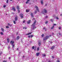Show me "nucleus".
Wrapping results in <instances>:
<instances>
[{"label": "nucleus", "mask_w": 62, "mask_h": 62, "mask_svg": "<svg viewBox=\"0 0 62 62\" xmlns=\"http://www.w3.org/2000/svg\"><path fill=\"white\" fill-rule=\"evenodd\" d=\"M36 21L35 20L34 21V22L33 24H32L31 26V27H32L33 29L34 30V29H35V28H36V27L35 26V24H36Z\"/></svg>", "instance_id": "nucleus-1"}, {"label": "nucleus", "mask_w": 62, "mask_h": 62, "mask_svg": "<svg viewBox=\"0 0 62 62\" xmlns=\"http://www.w3.org/2000/svg\"><path fill=\"white\" fill-rule=\"evenodd\" d=\"M47 12V10L45 9H44V10H43L41 12V13H43V14L44 15L45 13H46Z\"/></svg>", "instance_id": "nucleus-2"}, {"label": "nucleus", "mask_w": 62, "mask_h": 62, "mask_svg": "<svg viewBox=\"0 0 62 62\" xmlns=\"http://www.w3.org/2000/svg\"><path fill=\"white\" fill-rule=\"evenodd\" d=\"M51 36H52L51 35H50L49 36H47L45 38L43 39L44 40H47V39L49 38L50 37H51Z\"/></svg>", "instance_id": "nucleus-3"}, {"label": "nucleus", "mask_w": 62, "mask_h": 62, "mask_svg": "<svg viewBox=\"0 0 62 62\" xmlns=\"http://www.w3.org/2000/svg\"><path fill=\"white\" fill-rule=\"evenodd\" d=\"M10 43L12 45V48H13L14 47V46H15V45H13L14 44V41H11L10 42Z\"/></svg>", "instance_id": "nucleus-4"}, {"label": "nucleus", "mask_w": 62, "mask_h": 62, "mask_svg": "<svg viewBox=\"0 0 62 62\" xmlns=\"http://www.w3.org/2000/svg\"><path fill=\"white\" fill-rule=\"evenodd\" d=\"M35 8H36L37 10L39 12V8H38V7L37 6H35Z\"/></svg>", "instance_id": "nucleus-5"}, {"label": "nucleus", "mask_w": 62, "mask_h": 62, "mask_svg": "<svg viewBox=\"0 0 62 62\" xmlns=\"http://www.w3.org/2000/svg\"><path fill=\"white\" fill-rule=\"evenodd\" d=\"M15 21H17L18 20V16H16L15 17Z\"/></svg>", "instance_id": "nucleus-6"}, {"label": "nucleus", "mask_w": 62, "mask_h": 62, "mask_svg": "<svg viewBox=\"0 0 62 62\" xmlns=\"http://www.w3.org/2000/svg\"><path fill=\"white\" fill-rule=\"evenodd\" d=\"M20 16L21 18L23 19V15L22 14H21L20 15Z\"/></svg>", "instance_id": "nucleus-7"}, {"label": "nucleus", "mask_w": 62, "mask_h": 62, "mask_svg": "<svg viewBox=\"0 0 62 62\" xmlns=\"http://www.w3.org/2000/svg\"><path fill=\"white\" fill-rule=\"evenodd\" d=\"M54 48H55V46H53L51 47V49L52 50H53V49H54Z\"/></svg>", "instance_id": "nucleus-8"}, {"label": "nucleus", "mask_w": 62, "mask_h": 62, "mask_svg": "<svg viewBox=\"0 0 62 62\" xmlns=\"http://www.w3.org/2000/svg\"><path fill=\"white\" fill-rule=\"evenodd\" d=\"M20 39V37L19 36H17L16 38V40H18Z\"/></svg>", "instance_id": "nucleus-9"}, {"label": "nucleus", "mask_w": 62, "mask_h": 62, "mask_svg": "<svg viewBox=\"0 0 62 62\" xmlns=\"http://www.w3.org/2000/svg\"><path fill=\"white\" fill-rule=\"evenodd\" d=\"M13 10L14 11H15L16 10L15 9V8H14V7H13L12 8V9H11V10Z\"/></svg>", "instance_id": "nucleus-10"}, {"label": "nucleus", "mask_w": 62, "mask_h": 62, "mask_svg": "<svg viewBox=\"0 0 62 62\" xmlns=\"http://www.w3.org/2000/svg\"><path fill=\"white\" fill-rule=\"evenodd\" d=\"M39 53H36V56H39Z\"/></svg>", "instance_id": "nucleus-11"}, {"label": "nucleus", "mask_w": 62, "mask_h": 62, "mask_svg": "<svg viewBox=\"0 0 62 62\" xmlns=\"http://www.w3.org/2000/svg\"><path fill=\"white\" fill-rule=\"evenodd\" d=\"M41 3L42 5H43V1L42 0H41Z\"/></svg>", "instance_id": "nucleus-12"}, {"label": "nucleus", "mask_w": 62, "mask_h": 62, "mask_svg": "<svg viewBox=\"0 0 62 62\" xmlns=\"http://www.w3.org/2000/svg\"><path fill=\"white\" fill-rule=\"evenodd\" d=\"M31 15L32 17H34V16H33V14L32 13H31Z\"/></svg>", "instance_id": "nucleus-13"}, {"label": "nucleus", "mask_w": 62, "mask_h": 62, "mask_svg": "<svg viewBox=\"0 0 62 62\" xmlns=\"http://www.w3.org/2000/svg\"><path fill=\"white\" fill-rule=\"evenodd\" d=\"M38 45L39 46H40V45H41V42H39L38 43Z\"/></svg>", "instance_id": "nucleus-14"}, {"label": "nucleus", "mask_w": 62, "mask_h": 62, "mask_svg": "<svg viewBox=\"0 0 62 62\" xmlns=\"http://www.w3.org/2000/svg\"><path fill=\"white\" fill-rule=\"evenodd\" d=\"M7 40L8 41V43H9V39L8 38L7 39Z\"/></svg>", "instance_id": "nucleus-15"}, {"label": "nucleus", "mask_w": 62, "mask_h": 62, "mask_svg": "<svg viewBox=\"0 0 62 62\" xmlns=\"http://www.w3.org/2000/svg\"><path fill=\"white\" fill-rule=\"evenodd\" d=\"M8 26H12V25L8 23Z\"/></svg>", "instance_id": "nucleus-16"}, {"label": "nucleus", "mask_w": 62, "mask_h": 62, "mask_svg": "<svg viewBox=\"0 0 62 62\" xmlns=\"http://www.w3.org/2000/svg\"><path fill=\"white\" fill-rule=\"evenodd\" d=\"M30 1V0H27V2H26V4H27V3H28V2H29Z\"/></svg>", "instance_id": "nucleus-17"}, {"label": "nucleus", "mask_w": 62, "mask_h": 62, "mask_svg": "<svg viewBox=\"0 0 62 62\" xmlns=\"http://www.w3.org/2000/svg\"><path fill=\"white\" fill-rule=\"evenodd\" d=\"M30 22H31V21L30 20H29V21H28L27 22V23H28V24H29L30 23Z\"/></svg>", "instance_id": "nucleus-18"}, {"label": "nucleus", "mask_w": 62, "mask_h": 62, "mask_svg": "<svg viewBox=\"0 0 62 62\" xmlns=\"http://www.w3.org/2000/svg\"><path fill=\"white\" fill-rule=\"evenodd\" d=\"M31 34V32H30V33H28L26 34V35H30V34Z\"/></svg>", "instance_id": "nucleus-19"}, {"label": "nucleus", "mask_w": 62, "mask_h": 62, "mask_svg": "<svg viewBox=\"0 0 62 62\" xmlns=\"http://www.w3.org/2000/svg\"><path fill=\"white\" fill-rule=\"evenodd\" d=\"M55 19H57V20H59V18L58 17H55Z\"/></svg>", "instance_id": "nucleus-20"}, {"label": "nucleus", "mask_w": 62, "mask_h": 62, "mask_svg": "<svg viewBox=\"0 0 62 62\" xmlns=\"http://www.w3.org/2000/svg\"><path fill=\"white\" fill-rule=\"evenodd\" d=\"M17 9H19V7L18 6H17Z\"/></svg>", "instance_id": "nucleus-21"}, {"label": "nucleus", "mask_w": 62, "mask_h": 62, "mask_svg": "<svg viewBox=\"0 0 62 62\" xmlns=\"http://www.w3.org/2000/svg\"><path fill=\"white\" fill-rule=\"evenodd\" d=\"M54 28V26H53L51 28V29H53Z\"/></svg>", "instance_id": "nucleus-22"}, {"label": "nucleus", "mask_w": 62, "mask_h": 62, "mask_svg": "<svg viewBox=\"0 0 62 62\" xmlns=\"http://www.w3.org/2000/svg\"><path fill=\"white\" fill-rule=\"evenodd\" d=\"M29 11V10H26V12H28Z\"/></svg>", "instance_id": "nucleus-23"}, {"label": "nucleus", "mask_w": 62, "mask_h": 62, "mask_svg": "<svg viewBox=\"0 0 62 62\" xmlns=\"http://www.w3.org/2000/svg\"><path fill=\"white\" fill-rule=\"evenodd\" d=\"M50 21H51V22H53L54 20H53V19H50Z\"/></svg>", "instance_id": "nucleus-24"}, {"label": "nucleus", "mask_w": 62, "mask_h": 62, "mask_svg": "<svg viewBox=\"0 0 62 62\" xmlns=\"http://www.w3.org/2000/svg\"><path fill=\"white\" fill-rule=\"evenodd\" d=\"M1 29L2 30V31L3 32L4 31V29H3V28H1Z\"/></svg>", "instance_id": "nucleus-25"}, {"label": "nucleus", "mask_w": 62, "mask_h": 62, "mask_svg": "<svg viewBox=\"0 0 62 62\" xmlns=\"http://www.w3.org/2000/svg\"><path fill=\"white\" fill-rule=\"evenodd\" d=\"M0 33L1 35H3V32H0Z\"/></svg>", "instance_id": "nucleus-26"}, {"label": "nucleus", "mask_w": 62, "mask_h": 62, "mask_svg": "<svg viewBox=\"0 0 62 62\" xmlns=\"http://www.w3.org/2000/svg\"><path fill=\"white\" fill-rule=\"evenodd\" d=\"M6 28H9V27L8 26H7L6 27Z\"/></svg>", "instance_id": "nucleus-27"}, {"label": "nucleus", "mask_w": 62, "mask_h": 62, "mask_svg": "<svg viewBox=\"0 0 62 62\" xmlns=\"http://www.w3.org/2000/svg\"><path fill=\"white\" fill-rule=\"evenodd\" d=\"M37 13V11H35V14H36Z\"/></svg>", "instance_id": "nucleus-28"}, {"label": "nucleus", "mask_w": 62, "mask_h": 62, "mask_svg": "<svg viewBox=\"0 0 62 62\" xmlns=\"http://www.w3.org/2000/svg\"><path fill=\"white\" fill-rule=\"evenodd\" d=\"M6 3H8V0H7Z\"/></svg>", "instance_id": "nucleus-29"}, {"label": "nucleus", "mask_w": 62, "mask_h": 62, "mask_svg": "<svg viewBox=\"0 0 62 62\" xmlns=\"http://www.w3.org/2000/svg\"><path fill=\"white\" fill-rule=\"evenodd\" d=\"M13 23L14 24H15L16 23V22L15 21H13Z\"/></svg>", "instance_id": "nucleus-30"}, {"label": "nucleus", "mask_w": 62, "mask_h": 62, "mask_svg": "<svg viewBox=\"0 0 62 62\" xmlns=\"http://www.w3.org/2000/svg\"><path fill=\"white\" fill-rule=\"evenodd\" d=\"M43 56L44 57H45V56H46V55L45 54H43Z\"/></svg>", "instance_id": "nucleus-31"}, {"label": "nucleus", "mask_w": 62, "mask_h": 62, "mask_svg": "<svg viewBox=\"0 0 62 62\" xmlns=\"http://www.w3.org/2000/svg\"><path fill=\"white\" fill-rule=\"evenodd\" d=\"M31 38L33 37V35H31Z\"/></svg>", "instance_id": "nucleus-32"}, {"label": "nucleus", "mask_w": 62, "mask_h": 62, "mask_svg": "<svg viewBox=\"0 0 62 62\" xmlns=\"http://www.w3.org/2000/svg\"><path fill=\"white\" fill-rule=\"evenodd\" d=\"M37 50L38 51H39V47H38L37 48Z\"/></svg>", "instance_id": "nucleus-33"}, {"label": "nucleus", "mask_w": 62, "mask_h": 62, "mask_svg": "<svg viewBox=\"0 0 62 62\" xmlns=\"http://www.w3.org/2000/svg\"><path fill=\"white\" fill-rule=\"evenodd\" d=\"M34 49V46H32V49Z\"/></svg>", "instance_id": "nucleus-34"}, {"label": "nucleus", "mask_w": 62, "mask_h": 62, "mask_svg": "<svg viewBox=\"0 0 62 62\" xmlns=\"http://www.w3.org/2000/svg\"><path fill=\"white\" fill-rule=\"evenodd\" d=\"M47 23H48V21H46L45 22V23H46V24H47Z\"/></svg>", "instance_id": "nucleus-35"}, {"label": "nucleus", "mask_w": 62, "mask_h": 62, "mask_svg": "<svg viewBox=\"0 0 62 62\" xmlns=\"http://www.w3.org/2000/svg\"><path fill=\"white\" fill-rule=\"evenodd\" d=\"M18 13H20V10H19V9H18Z\"/></svg>", "instance_id": "nucleus-36"}, {"label": "nucleus", "mask_w": 62, "mask_h": 62, "mask_svg": "<svg viewBox=\"0 0 62 62\" xmlns=\"http://www.w3.org/2000/svg\"><path fill=\"white\" fill-rule=\"evenodd\" d=\"M26 28L25 27H24L23 28V29H26Z\"/></svg>", "instance_id": "nucleus-37"}, {"label": "nucleus", "mask_w": 62, "mask_h": 62, "mask_svg": "<svg viewBox=\"0 0 62 62\" xmlns=\"http://www.w3.org/2000/svg\"><path fill=\"white\" fill-rule=\"evenodd\" d=\"M6 7V5H4L3 6V8H5Z\"/></svg>", "instance_id": "nucleus-38"}, {"label": "nucleus", "mask_w": 62, "mask_h": 62, "mask_svg": "<svg viewBox=\"0 0 62 62\" xmlns=\"http://www.w3.org/2000/svg\"><path fill=\"white\" fill-rule=\"evenodd\" d=\"M28 37H29V38H30V37H31V35H29L28 36Z\"/></svg>", "instance_id": "nucleus-39"}, {"label": "nucleus", "mask_w": 62, "mask_h": 62, "mask_svg": "<svg viewBox=\"0 0 62 62\" xmlns=\"http://www.w3.org/2000/svg\"><path fill=\"white\" fill-rule=\"evenodd\" d=\"M58 35H61V34L60 33H59L57 34Z\"/></svg>", "instance_id": "nucleus-40"}, {"label": "nucleus", "mask_w": 62, "mask_h": 62, "mask_svg": "<svg viewBox=\"0 0 62 62\" xmlns=\"http://www.w3.org/2000/svg\"><path fill=\"white\" fill-rule=\"evenodd\" d=\"M48 18V16H46V18Z\"/></svg>", "instance_id": "nucleus-41"}, {"label": "nucleus", "mask_w": 62, "mask_h": 62, "mask_svg": "<svg viewBox=\"0 0 62 62\" xmlns=\"http://www.w3.org/2000/svg\"><path fill=\"white\" fill-rule=\"evenodd\" d=\"M3 62H7V61H3Z\"/></svg>", "instance_id": "nucleus-42"}, {"label": "nucleus", "mask_w": 62, "mask_h": 62, "mask_svg": "<svg viewBox=\"0 0 62 62\" xmlns=\"http://www.w3.org/2000/svg\"><path fill=\"white\" fill-rule=\"evenodd\" d=\"M43 36H44V34H42V37H43Z\"/></svg>", "instance_id": "nucleus-43"}, {"label": "nucleus", "mask_w": 62, "mask_h": 62, "mask_svg": "<svg viewBox=\"0 0 62 62\" xmlns=\"http://www.w3.org/2000/svg\"><path fill=\"white\" fill-rule=\"evenodd\" d=\"M10 48V46H8V49H9Z\"/></svg>", "instance_id": "nucleus-44"}, {"label": "nucleus", "mask_w": 62, "mask_h": 62, "mask_svg": "<svg viewBox=\"0 0 62 62\" xmlns=\"http://www.w3.org/2000/svg\"><path fill=\"white\" fill-rule=\"evenodd\" d=\"M54 25H56V24H54Z\"/></svg>", "instance_id": "nucleus-45"}, {"label": "nucleus", "mask_w": 62, "mask_h": 62, "mask_svg": "<svg viewBox=\"0 0 62 62\" xmlns=\"http://www.w3.org/2000/svg\"><path fill=\"white\" fill-rule=\"evenodd\" d=\"M61 27H60L59 28V29H61Z\"/></svg>", "instance_id": "nucleus-46"}, {"label": "nucleus", "mask_w": 62, "mask_h": 62, "mask_svg": "<svg viewBox=\"0 0 62 62\" xmlns=\"http://www.w3.org/2000/svg\"><path fill=\"white\" fill-rule=\"evenodd\" d=\"M35 20V18H34L33 19V20Z\"/></svg>", "instance_id": "nucleus-47"}, {"label": "nucleus", "mask_w": 62, "mask_h": 62, "mask_svg": "<svg viewBox=\"0 0 62 62\" xmlns=\"http://www.w3.org/2000/svg\"><path fill=\"white\" fill-rule=\"evenodd\" d=\"M23 23H25V21H23Z\"/></svg>", "instance_id": "nucleus-48"}, {"label": "nucleus", "mask_w": 62, "mask_h": 62, "mask_svg": "<svg viewBox=\"0 0 62 62\" xmlns=\"http://www.w3.org/2000/svg\"><path fill=\"white\" fill-rule=\"evenodd\" d=\"M52 58H54V57L53 56H52Z\"/></svg>", "instance_id": "nucleus-49"}, {"label": "nucleus", "mask_w": 62, "mask_h": 62, "mask_svg": "<svg viewBox=\"0 0 62 62\" xmlns=\"http://www.w3.org/2000/svg\"><path fill=\"white\" fill-rule=\"evenodd\" d=\"M19 50V48H17V50Z\"/></svg>", "instance_id": "nucleus-50"}, {"label": "nucleus", "mask_w": 62, "mask_h": 62, "mask_svg": "<svg viewBox=\"0 0 62 62\" xmlns=\"http://www.w3.org/2000/svg\"><path fill=\"white\" fill-rule=\"evenodd\" d=\"M54 35V33H52V35Z\"/></svg>", "instance_id": "nucleus-51"}, {"label": "nucleus", "mask_w": 62, "mask_h": 62, "mask_svg": "<svg viewBox=\"0 0 62 62\" xmlns=\"http://www.w3.org/2000/svg\"><path fill=\"white\" fill-rule=\"evenodd\" d=\"M45 29V28L44 27L43 28V29Z\"/></svg>", "instance_id": "nucleus-52"}, {"label": "nucleus", "mask_w": 62, "mask_h": 62, "mask_svg": "<svg viewBox=\"0 0 62 62\" xmlns=\"http://www.w3.org/2000/svg\"><path fill=\"white\" fill-rule=\"evenodd\" d=\"M18 34V32H17L16 33V34H17H17Z\"/></svg>", "instance_id": "nucleus-53"}, {"label": "nucleus", "mask_w": 62, "mask_h": 62, "mask_svg": "<svg viewBox=\"0 0 62 62\" xmlns=\"http://www.w3.org/2000/svg\"><path fill=\"white\" fill-rule=\"evenodd\" d=\"M30 42H31V43H32V42L31 41H30Z\"/></svg>", "instance_id": "nucleus-54"}, {"label": "nucleus", "mask_w": 62, "mask_h": 62, "mask_svg": "<svg viewBox=\"0 0 62 62\" xmlns=\"http://www.w3.org/2000/svg\"><path fill=\"white\" fill-rule=\"evenodd\" d=\"M57 62H60V61H58Z\"/></svg>", "instance_id": "nucleus-55"}, {"label": "nucleus", "mask_w": 62, "mask_h": 62, "mask_svg": "<svg viewBox=\"0 0 62 62\" xmlns=\"http://www.w3.org/2000/svg\"><path fill=\"white\" fill-rule=\"evenodd\" d=\"M50 43H52V42H50Z\"/></svg>", "instance_id": "nucleus-56"}, {"label": "nucleus", "mask_w": 62, "mask_h": 62, "mask_svg": "<svg viewBox=\"0 0 62 62\" xmlns=\"http://www.w3.org/2000/svg\"><path fill=\"white\" fill-rule=\"evenodd\" d=\"M23 57H24V56H23Z\"/></svg>", "instance_id": "nucleus-57"}, {"label": "nucleus", "mask_w": 62, "mask_h": 62, "mask_svg": "<svg viewBox=\"0 0 62 62\" xmlns=\"http://www.w3.org/2000/svg\"><path fill=\"white\" fill-rule=\"evenodd\" d=\"M11 58H10V57H9V59H10Z\"/></svg>", "instance_id": "nucleus-58"}, {"label": "nucleus", "mask_w": 62, "mask_h": 62, "mask_svg": "<svg viewBox=\"0 0 62 62\" xmlns=\"http://www.w3.org/2000/svg\"><path fill=\"white\" fill-rule=\"evenodd\" d=\"M48 62H51V61H49Z\"/></svg>", "instance_id": "nucleus-59"}, {"label": "nucleus", "mask_w": 62, "mask_h": 62, "mask_svg": "<svg viewBox=\"0 0 62 62\" xmlns=\"http://www.w3.org/2000/svg\"><path fill=\"white\" fill-rule=\"evenodd\" d=\"M45 5H46V6H47V4H46Z\"/></svg>", "instance_id": "nucleus-60"}, {"label": "nucleus", "mask_w": 62, "mask_h": 62, "mask_svg": "<svg viewBox=\"0 0 62 62\" xmlns=\"http://www.w3.org/2000/svg\"><path fill=\"white\" fill-rule=\"evenodd\" d=\"M34 50H36V49H34Z\"/></svg>", "instance_id": "nucleus-61"}, {"label": "nucleus", "mask_w": 62, "mask_h": 62, "mask_svg": "<svg viewBox=\"0 0 62 62\" xmlns=\"http://www.w3.org/2000/svg\"><path fill=\"white\" fill-rule=\"evenodd\" d=\"M12 0H10V1H12Z\"/></svg>", "instance_id": "nucleus-62"}, {"label": "nucleus", "mask_w": 62, "mask_h": 62, "mask_svg": "<svg viewBox=\"0 0 62 62\" xmlns=\"http://www.w3.org/2000/svg\"><path fill=\"white\" fill-rule=\"evenodd\" d=\"M45 31H46V30H45Z\"/></svg>", "instance_id": "nucleus-63"}, {"label": "nucleus", "mask_w": 62, "mask_h": 62, "mask_svg": "<svg viewBox=\"0 0 62 62\" xmlns=\"http://www.w3.org/2000/svg\"><path fill=\"white\" fill-rule=\"evenodd\" d=\"M1 54H0V55H1Z\"/></svg>", "instance_id": "nucleus-64"}]
</instances>
